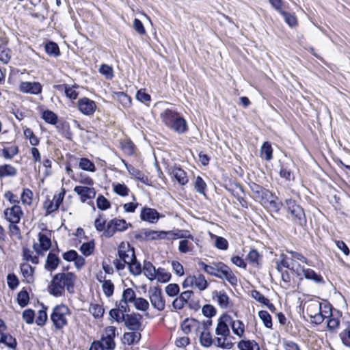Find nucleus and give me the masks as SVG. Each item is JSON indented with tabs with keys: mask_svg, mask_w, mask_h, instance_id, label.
Listing matches in <instances>:
<instances>
[{
	"mask_svg": "<svg viewBox=\"0 0 350 350\" xmlns=\"http://www.w3.org/2000/svg\"><path fill=\"white\" fill-rule=\"evenodd\" d=\"M262 258V256L258 253L256 250L252 249L250 251L247 255L246 259L253 265L254 266H258L260 261Z\"/></svg>",
	"mask_w": 350,
	"mask_h": 350,
	"instance_id": "obj_39",
	"label": "nucleus"
},
{
	"mask_svg": "<svg viewBox=\"0 0 350 350\" xmlns=\"http://www.w3.org/2000/svg\"><path fill=\"white\" fill-rule=\"evenodd\" d=\"M230 326L232 330V332L239 338L244 337L245 333V325L240 320H234L230 316Z\"/></svg>",
	"mask_w": 350,
	"mask_h": 350,
	"instance_id": "obj_26",
	"label": "nucleus"
},
{
	"mask_svg": "<svg viewBox=\"0 0 350 350\" xmlns=\"http://www.w3.org/2000/svg\"><path fill=\"white\" fill-rule=\"evenodd\" d=\"M258 317L263 322L265 326L267 328L272 327V319L269 312L266 310H260L258 312Z\"/></svg>",
	"mask_w": 350,
	"mask_h": 350,
	"instance_id": "obj_51",
	"label": "nucleus"
},
{
	"mask_svg": "<svg viewBox=\"0 0 350 350\" xmlns=\"http://www.w3.org/2000/svg\"><path fill=\"white\" fill-rule=\"evenodd\" d=\"M19 90L23 93L37 95L42 92V85L37 81H22L19 85Z\"/></svg>",
	"mask_w": 350,
	"mask_h": 350,
	"instance_id": "obj_12",
	"label": "nucleus"
},
{
	"mask_svg": "<svg viewBox=\"0 0 350 350\" xmlns=\"http://www.w3.org/2000/svg\"><path fill=\"white\" fill-rule=\"evenodd\" d=\"M38 241L39 244L34 243L33 247L38 255L42 256L51 247V233L49 232V234H46L39 232Z\"/></svg>",
	"mask_w": 350,
	"mask_h": 350,
	"instance_id": "obj_8",
	"label": "nucleus"
},
{
	"mask_svg": "<svg viewBox=\"0 0 350 350\" xmlns=\"http://www.w3.org/2000/svg\"><path fill=\"white\" fill-rule=\"evenodd\" d=\"M77 279L75 273L72 272L57 273L52 278L51 284L48 286L49 293L54 297H62L65 290L72 294L75 292V284Z\"/></svg>",
	"mask_w": 350,
	"mask_h": 350,
	"instance_id": "obj_1",
	"label": "nucleus"
},
{
	"mask_svg": "<svg viewBox=\"0 0 350 350\" xmlns=\"http://www.w3.org/2000/svg\"><path fill=\"white\" fill-rule=\"evenodd\" d=\"M157 270L155 267L150 261H144L142 271L144 275L150 280L156 279Z\"/></svg>",
	"mask_w": 350,
	"mask_h": 350,
	"instance_id": "obj_28",
	"label": "nucleus"
},
{
	"mask_svg": "<svg viewBox=\"0 0 350 350\" xmlns=\"http://www.w3.org/2000/svg\"><path fill=\"white\" fill-rule=\"evenodd\" d=\"M260 156L266 161H270L273 158V149L271 145L266 142L260 148Z\"/></svg>",
	"mask_w": 350,
	"mask_h": 350,
	"instance_id": "obj_34",
	"label": "nucleus"
},
{
	"mask_svg": "<svg viewBox=\"0 0 350 350\" xmlns=\"http://www.w3.org/2000/svg\"><path fill=\"white\" fill-rule=\"evenodd\" d=\"M212 268L213 269L211 271L213 273H209V275L220 279H226L232 285L237 284V278L228 266L221 262H213Z\"/></svg>",
	"mask_w": 350,
	"mask_h": 350,
	"instance_id": "obj_5",
	"label": "nucleus"
},
{
	"mask_svg": "<svg viewBox=\"0 0 350 350\" xmlns=\"http://www.w3.org/2000/svg\"><path fill=\"white\" fill-rule=\"evenodd\" d=\"M280 176L284 178L286 180L290 181L294 180V174L286 164H283L281 165Z\"/></svg>",
	"mask_w": 350,
	"mask_h": 350,
	"instance_id": "obj_47",
	"label": "nucleus"
},
{
	"mask_svg": "<svg viewBox=\"0 0 350 350\" xmlns=\"http://www.w3.org/2000/svg\"><path fill=\"white\" fill-rule=\"evenodd\" d=\"M102 284V288L105 295L107 297L112 296L114 291L113 283L110 280H108L107 281H104Z\"/></svg>",
	"mask_w": 350,
	"mask_h": 350,
	"instance_id": "obj_52",
	"label": "nucleus"
},
{
	"mask_svg": "<svg viewBox=\"0 0 350 350\" xmlns=\"http://www.w3.org/2000/svg\"><path fill=\"white\" fill-rule=\"evenodd\" d=\"M116 347L115 340L100 337V340H94L91 344L92 350H114Z\"/></svg>",
	"mask_w": 350,
	"mask_h": 350,
	"instance_id": "obj_14",
	"label": "nucleus"
},
{
	"mask_svg": "<svg viewBox=\"0 0 350 350\" xmlns=\"http://www.w3.org/2000/svg\"><path fill=\"white\" fill-rule=\"evenodd\" d=\"M129 173L135 179L139 180L141 183L147 184L148 178L144 173L139 170L135 168L133 165L128 164L124 161H122Z\"/></svg>",
	"mask_w": 350,
	"mask_h": 350,
	"instance_id": "obj_24",
	"label": "nucleus"
},
{
	"mask_svg": "<svg viewBox=\"0 0 350 350\" xmlns=\"http://www.w3.org/2000/svg\"><path fill=\"white\" fill-rule=\"evenodd\" d=\"M170 174L178 182V183H180L182 185H185L188 183V178L187 174L180 167H174L172 170Z\"/></svg>",
	"mask_w": 350,
	"mask_h": 350,
	"instance_id": "obj_27",
	"label": "nucleus"
},
{
	"mask_svg": "<svg viewBox=\"0 0 350 350\" xmlns=\"http://www.w3.org/2000/svg\"><path fill=\"white\" fill-rule=\"evenodd\" d=\"M232 338V337L230 335V336L216 338L215 343L216 346L219 347L230 349L233 347L234 345V343L231 340Z\"/></svg>",
	"mask_w": 350,
	"mask_h": 350,
	"instance_id": "obj_33",
	"label": "nucleus"
},
{
	"mask_svg": "<svg viewBox=\"0 0 350 350\" xmlns=\"http://www.w3.org/2000/svg\"><path fill=\"white\" fill-rule=\"evenodd\" d=\"M280 14L283 16L285 22L290 26L294 27L297 25V19L294 14L282 10Z\"/></svg>",
	"mask_w": 350,
	"mask_h": 350,
	"instance_id": "obj_56",
	"label": "nucleus"
},
{
	"mask_svg": "<svg viewBox=\"0 0 350 350\" xmlns=\"http://www.w3.org/2000/svg\"><path fill=\"white\" fill-rule=\"evenodd\" d=\"M212 295L213 299H216L217 304L221 308L227 309L232 306L228 295L224 291H215Z\"/></svg>",
	"mask_w": 350,
	"mask_h": 350,
	"instance_id": "obj_19",
	"label": "nucleus"
},
{
	"mask_svg": "<svg viewBox=\"0 0 350 350\" xmlns=\"http://www.w3.org/2000/svg\"><path fill=\"white\" fill-rule=\"evenodd\" d=\"M177 233H174L173 231H155L150 230V237L148 241L157 240V239H170L172 237L177 236Z\"/></svg>",
	"mask_w": 350,
	"mask_h": 350,
	"instance_id": "obj_25",
	"label": "nucleus"
},
{
	"mask_svg": "<svg viewBox=\"0 0 350 350\" xmlns=\"http://www.w3.org/2000/svg\"><path fill=\"white\" fill-rule=\"evenodd\" d=\"M4 215L8 221L11 224H18L20 222L23 213L18 205H13L11 208H8L4 211Z\"/></svg>",
	"mask_w": 350,
	"mask_h": 350,
	"instance_id": "obj_15",
	"label": "nucleus"
},
{
	"mask_svg": "<svg viewBox=\"0 0 350 350\" xmlns=\"http://www.w3.org/2000/svg\"><path fill=\"white\" fill-rule=\"evenodd\" d=\"M131 226V224H127L124 219L114 218L108 221L106 228L103 232V235L107 238L111 237L116 232H122Z\"/></svg>",
	"mask_w": 350,
	"mask_h": 350,
	"instance_id": "obj_6",
	"label": "nucleus"
},
{
	"mask_svg": "<svg viewBox=\"0 0 350 350\" xmlns=\"http://www.w3.org/2000/svg\"><path fill=\"white\" fill-rule=\"evenodd\" d=\"M59 90H64L66 97L70 99L75 100L78 96V92L75 90V87H69L66 84L59 85L56 86Z\"/></svg>",
	"mask_w": 350,
	"mask_h": 350,
	"instance_id": "obj_38",
	"label": "nucleus"
},
{
	"mask_svg": "<svg viewBox=\"0 0 350 350\" xmlns=\"http://www.w3.org/2000/svg\"><path fill=\"white\" fill-rule=\"evenodd\" d=\"M299 270L302 272L306 279L312 280L315 283L318 284L324 282L323 277L321 275L317 273L314 270L311 269H306L299 265V267L296 270V273L297 275H300Z\"/></svg>",
	"mask_w": 350,
	"mask_h": 350,
	"instance_id": "obj_17",
	"label": "nucleus"
},
{
	"mask_svg": "<svg viewBox=\"0 0 350 350\" xmlns=\"http://www.w3.org/2000/svg\"><path fill=\"white\" fill-rule=\"evenodd\" d=\"M200 343L202 346L209 347L213 344V338L208 331L203 330L200 337Z\"/></svg>",
	"mask_w": 350,
	"mask_h": 350,
	"instance_id": "obj_43",
	"label": "nucleus"
},
{
	"mask_svg": "<svg viewBox=\"0 0 350 350\" xmlns=\"http://www.w3.org/2000/svg\"><path fill=\"white\" fill-rule=\"evenodd\" d=\"M141 319L140 314L133 313L126 314L123 322L129 330L139 331L142 327Z\"/></svg>",
	"mask_w": 350,
	"mask_h": 350,
	"instance_id": "obj_13",
	"label": "nucleus"
},
{
	"mask_svg": "<svg viewBox=\"0 0 350 350\" xmlns=\"http://www.w3.org/2000/svg\"><path fill=\"white\" fill-rule=\"evenodd\" d=\"M60 262L61 260L57 254L54 253L53 251H51L47 255L44 268L46 270L52 272L58 267Z\"/></svg>",
	"mask_w": 350,
	"mask_h": 350,
	"instance_id": "obj_20",
	"label": "nucleus"
},
{
	"mask_svg": "<svg viewBox=\"0 0 350 350\" xmlns=\"http://www.w3.org/2000/svg\"><path fill=\"white\" fill-rule=\"evenodd\" d=\"M306 314L310 319V322L319 325L323 322L325 319L331 314L330 308L325 305L322 308V304L316 299H312L305 304Z\"/></svg>",
	"mask_w": 350,
	"mask_h": 350,
	"instance_id": "obj_2",
	"label": "nucleus"
},
{
	"mask_svg": "<svg viewBox=\"0 0 350 350\" xmlns=\"http://www.w3.org/2000/svg\"><path fill=\"white\" fill-rule=\"evenodd\" d=\"M161 118L163 123L178 134L185 133L188 130L187 121L175 111L166 109Z\"/></svg>",
	"mask_w": 350,
	"mask_h": 350,
	"instance_id": "obj_3",
	"label": "nucleus"
},
{
	"mask_svg": "<svg viewBox=\"0 0 350 350\" xmlns=\"http://www.w3.org/2000/svg\"><path fill=\"white\" fill-rule=\"evenodd\" d=\"M166 294L170 297H175L179 294L180 288L177 284L172 283L165 286Z\"/></svg>",
	"mask_w": 350,
	"mask_h": 350,
	"instance_id": "obj_54",
	"label": "nucleus"
},
{
	"mask_svg": "<svg viewBox=\"0 0 350 350\" xmlns=\"http://www.w3.org/2000/svg\"><path fill=\"white\" fill-rule=\"evenodd\" d=\"M197 323L198 322L195 319H187L183 322L181 325L182 330L185 334H189L191 332L192 330L196 327Z\"/></svg>",
	"mask_w": 350,
	"mask_h": 350,
	"instance_id": "obj_48",
	"label": "nucleus"
},
{
	"mask_svg": "<svg viewBox=\"0 0 350 350\" xmlns=\"http://www.w3.org/2000/svg\"><path fill=\"white\" fill-rule=\"evenodd\" d=\"M230 316L227 314L221 315L218 319V323L215 329L216 334L221 336L222 337L230 336Z\"/></svg>",
	"mask_w": 350,
	"mask_h": 350,
	"instance_id": "obj_10",
	"label": "nucleus"
},
{
	"mask_svg": "<svg viewBox=\"0 0 350 350\" xmlns=\"http://www.w3.org/2000/svg\"><path fill=\"white\" fill-rule=\"evenodd\" d=\"M269 195H271V193L268 189L263 187L258 190L257 193L254 194V198L262 202H265Z\"/></svg>",
	"mask_w": 350,
	"mask_h": 350,
	"instance_id": "obj_62",
	"label": "nucleus"
},
{
	"mask_svg": "<svg viewBox=\"0 0 350 350\" xmlns=\"http://www.w3.org/2000/svg\"><path fill=\"white\" fill-rule=\"evenodd\" d=\"M130 273L133 275H139L142 273V267L141 263L137 260L136 256L133 258L131 262L126 263Z\"/></svg>",
	"mask_w": 350,
	"mask_h": 350,
	"instance_id": "obj_31",
	"label": "nucleus"
},
{
	"mask_svg": "<svg viewBox=\"0 0 350 350\" xmlns=\"http://www.w3.org/2000/svg\"><path fill=\"white\" fill-rule=\"evenodd\" d=\"M194 187L197 192L205 195L206 184L200 176H197L196 178Z\"/></svg>",
	"mask_w": 350,
	"mask_h": 350,
	"instance_id": "obj_60",
	"label": "nucleus"
},
{
	"mask_svg": "<svg viewBox=\"0 0 350 350\" xmlns=\"http://www.w3.org/2000/svg\"><path fill=\"white\" fill-rule=\"evenodd\" d=\"M89 312L95 319L102 318L105 312L103 306L98 304H91L89 308Z\"/></svg>",
	"mask_w": 350,
	"mask_h": 350,
	"instance_id": "obj_41",
	"label": "nucleus"
},
{
	"mask_svg": "<svg viewBox=\"0 0 350 350\" xmlns=\"http://www.w3.org/2000/svg\"><path fill=\"white\" fill-rule=\"evenodd\" d=\"M70 314L69 308L64 304L53 308L50 319L56 329H61L68 324L67 317Z\"/></svg>",
	"mask_w": 350,
	"mask_h": 350,
	"instance_id": "obj_4",
	"label": "nucleus"
},
{
	"mask_svg": "<svg viewBox=\"0 0 350 350\" xmlns=\"http://www.w3.org/2000/svg\"><path fill=\"white\" fill-rule=\"evenodd\" d=\"M269 195H271V193L268 189L263 187L258 190L257 193L254 194V198L262 202H265Z\"/></svg>",
	"mask_w": 350,
	"mask_h": 350,
	"instance_id": "obj_63",
	"label": "nucleus"
},
{
	"mask_svg": "<svg viewBox=\"0 0 350 350\" xmlns=\"http://www.w3.org/2000/svg\"><path fill=\"white\" fill-rule=\"evenodd\" d=\"M141 338V334L137 331H133L131 332H126L123 335L124 342L129 345L138 342Z\"/></svg>",
	"mask_w": 350,
	"mask_h": 350,
	"instance_id": "obj_32",
	"label": "nucleus"
},
{
	"mask_svg": "<svg viewBox=\"0 0 350 350\" xmlns=\"http://www.w3.org/2000/svg\"><path fill=\"white\" fill-rule=\"evenodd\" d=\"M118 254L120 259L129 263L135 258V250L129 243L121 242L118 248Z\"/></svg>",
	"mask_w": 350,
	"mask_h": 350,
	"instance_id": "obj_9",
	"label": "nucleus"
},
{
	"mask_svg": "<svg viewBox=\"0 0 350 350\" xmlns=\"http://www.w3.org/2000/svg\"><path fill=\"white\" fill-rule=\"evenodd\" d=\"M192 278L193 286L196 287L200 291H204L208 287V283L204 275L199 273L196 275H192Z\"/></svg>",
	"mask_w": 350,
	"mask_h": 350,
	"instance_id": "obj_30",
	"label": "nucleus"
},
{
	"mask_svg": "<svg viewBox=\"0 0 350 350\" xmlns=\"http://www.w3.org/2000/svg\"><path fill=\"white\" fill-rule=\"evenodd\" d=\"M17 301L21 307H25L29 304V295L27 290L23 288L18 293Z\"/></svg>",
	"mask_w": 350,
	"mask_h": 350,
	"instance_id": "obj_46",
	"label": "nucleus"
},
{
	"mask_svg": "<svg viewBox=\"0 0 350 350\" xmlns=\"http://www.w3.org/2000/svg\"><path fill=\"white\" fill-rule=\"evenodd\" d=\"M46 53L53 57H58L60 55V51L57 44L54 42H49L44 46Z\"/></svg>",
	"mask_w": 350,
	"mask_h": 350,
	"instance_id": "obj_40",
	"label": "nucleus"
},
{
	"mask_svg": "<svg viewBox=\"0 0 350 350\" xmlns=\"http://www.w3.org/2000/svg\"><path fill=\"white\" fill-rule=\"evenodd\" d=\"M239 350H259L258 344L255 340H241L237 343Z\"/></svg>",
	"mask_w": 350,
	"mask_h": 350,
	"instance_id": "obj_29",
	"label": "nucleus"
},
{
	"mask_svg": "<svg viewBox=\"0 0 350 350\" xmlns=\"http://www.w3.org/2000/svg\"><path fill=\"white\" fill-rule=\"evenodd\" d=\"M149 299L152 306L159 311L165 309V302L162 295V291L159 287L150 288L148 291Z\"/></svg>",
	"mask_w": 350,
	"mask_h": 350,
	"instance_id": "obj_7",
	"label": "nucleus"
},
{
	"mask_svg": "<svg viewBox=\"0 0 350 350\" xmlns=\"http://www.w3.org/2000/svg\"><path fill=\"white\" fill-rule=\"evenodd\" d=\"M342 344L350 348V326L342 331L339 334Z\"/></svg>",
	"mask_w": 350,
	"mask_h": 350,
	"instance_id": "obj_58",
	"label": "nucleus"
},
{
	"mask_svg": "<svg viewBox=\"0 0 350 350\" xmlns=\"http://www.w3.org/2000/svg\"><path fill=\"white\" fill-rule=\"evenodd\" d=\"M7 284L11 290H14L19 285V280L14 273H9L7 275Z\"/></svg>",
	"mask_w": 350,
	"mask_h": 350,
	"instance_id": "obj_59",
	"label": "nucleus"
},
{
	"mask_svg": "<svg viewBox=\"0 0 350 350\" xmlns=\"http://www.w3.org/2000/svg\"><path fill=\"white\" fill-rule=\"evenodd\" d=\"M99 72L107 79H111L114 76L112 67L107 64H102L99 68Z\"/></svg>",
	"mask_w": 350,
	"mask_h": 350,
	"instance_id": "obj_55",
	"label": "nucleus"
},
{
	"mask_svg": "<svg viewBox=\"0 0 350 350\" xmlns=\"http://www.w3.org/2000/svg\"><path fill=\"white\" fill-rule=\"evenodd\" d=\"M74 191L80 196L82 202L93 199L96 196V191L93 187L76 186L74 188Z\"/></svg>",
	"mask_w": 350,
	"mask_h": 350,
	"instance_id": "obj_16",
	"label": "nucleus"
},
{
	"mask_svg": "<svg viewBox=\"0 0 350 350\" xmlns=\"http://www.w3.org/2000/svg\"><path fill=\"white\" fill-rule=\"evenodd\" d=\"M20 269L21 274L24 278V280L28 283H33L34 281V271L35 268L27 262L21 263L20 265Z\"/></svg>",
	"mask_w": 350,
	"mask_h": 350,
	"instance_id": "obj_23",
	"label": "nucleus"
},
{
	"mask_svg": "<svg viewBox=\"0 0 350 350\" xmlns=\"http://www.w3.org/2000/svg\"><path fill=\"white\" fill-rule=\"evenodd\" d=\"M42 118L46 122L50 124L55 125L57 124L58 117L53 111L51 110H44L42 113Z\"/></svg>",
	"mask_w": 350,
	"mask_h": 350,
	"instance_id": "obj_36",
	"label": "nucleus"
},
{
	"mask_svg": "<svg viewBox=\"0 0 350 350\" xmlns=\"http://www.w3.org/2000/svg\"><path fill=\"white\" fill-rule=\"evenodd\" d=\"M18 152L19 149L17 146L4 148L2 150L3 156L6 159H12L15 155L18 154Z\"/></svg>",
	"mask_w": 350,
	"mask_h": 350,
	"instance_id": "obj_44",
	"label": "nucleus"
},
{
	"mask_svg": "<svg viewBox=\"0 0 350 350\" xmlns=\"http://www.w3.org/2000/svg\"><path fill=\"white\" fill-rule=\"evenodd\" d=\"M179 238H187V239H184L180 241L178 250L181 253H188L191 252L193 250L194 246L192 242L189 241L188 239L191 240L192 241H195L196 243L198 241V239H195L191 234H189L188 236H179L178 234L176 236Z\"/></svg>",
	"mask_w": 350,
	"mask_h": 350,
	"instance_id": "obj_18",
	"label": "nucleus"
},
{
	"mask_svg": "<svg viewBox=\"0 0 350 350\" xmlns=\"http://www.w3.org/2000/svg\"><path fill=\"white\" fill-rule=\"evenodd\" d=\"M77 105L80 112L85 116L93 115L96 109V103L87 97L80 98Z\"/></svg>",
	"mask_w": 350,
	"mask_h": 350,
	"instance_id": "obj_11",
	"label": "nucleus"
},
{
	"mask_svg": "<svg viewBox=\"0 0 350 350\" xmlns=\"http://www.w3.org/2000/svg\"><path fill=\"white\" fill-rule=\"evenodd\" d=\"M135 308L141 311H146L149 308L148 301L142 297L136 298L133 302Z\"/></svg>",
	"mask_w": 350,
	"mask_h": 350,
	"instance_id": "obj_50",
	"label": "nucleus"
},
{
	"mask_svg": "<svg viewBox=\"0 0 350 350\" xmlns=\"http://www.w3.org/2000/svg\"><path fill=\"white\" fill-rule=\"evenodd\" d=\"M16 169L11 165H0V177L13 176L16 174Z\"/></svg>",
	"mask_w": 350,
	"mask_h": 350,
	"instance_id": "obj_42",
	"label": "nucleus"
},
{
	"mask_svg": "<svg viewBox=\"0 0 350 350\" xmlns=\"http://www.w3.org/2000/svg\"><path fill=\"white\" fill-rule=\"evenodd\" d=\"M136 298L134 290L131 288H127L123 291L121 300L122 302L133 304Z\"/></svg>",
	"mask_w": 350,
	"mask_h": 350,
	"instance_id": "obj_37",
	"label": "nucleus"
},
{
	"mask_svg": "<svg viewBox=\"0 0 350 350\" xmlns=\"http://www.w3.org/2000/svg\"><path fill=\"white\" fill-rule=\"evenodd\" d=\"M94 248L93 242H86L81 245L80 251L84 256H89L93 252Z\"/></svg>",
	"mask_w": 350,
	"mask_h": 350,
	"instance_id": "obj_64",
	"label": "nucleus"
},
{
	"mask_svg": "<svg viewBox=\"0 0 350 350\" xmlns=\"http://www.w3.org/2000/svg\"><path fill=\"white\" fill-rule=\"evenodd\" d=\"M326 318H328L327 322L328 330L331 332H336L340 325V319L334 317L332 312Z\"/></svg>",
	"mask_w": 350,
	"mask_h": 350,
	"instance_id": "obj_35",
	"label": "nucleus"
},
{
	"mask_svg": "<svg viewBox=\"0 0 350 350\" xmlns=\"http://www.w3.org/2000/svg\"><path fill=\"white\" fill-rule=\"evenodd\" d=\"M117 335V328L114 326H107L103 329L102 337L114 340Z\"/></svg>",
	"mask_w": 350,
	"mask_h": 350,
	"instance_id": "obj_53",
	"label": "nucleus"
},
{
	"mask_svg": "<svg viewBox=\"0 0 350 350\" xmlns=\"http://www.w3.org/2000/svg\"><path fill=\"white\" fill-rule=\"evenodd\" d=\"M141 219L150 223H156L160 217L157 210L152 208H144L141 212Z\"/></svg>",
	"mask_w": 350,
	"mask_h": 350,
	"instance_id": "obj_21",
	"label": "nucleus"
},
{
	"mask_svg": "<svg viewBox=\"0 0 350 350\" xmlns=\"http://www.w3.org/2000/svg\"><path fill=\"white\" fill-rule=\"evenodd\" d=\"M170 273L167 272L165 269L161 267L157 269L156 279L158 282H167L170 280Z\"/></svg>",
	"mask_w": 350,
	"mask_h": 350,
	"instance_id": "obj_49",
	"label": "nucleus"
},
{
	"mask_svg": "<svg viewBox=\"0 0 350 350\" xmlns=\"http://www.w3.org/2000/svg\"><path fill=\"white\" fill-rule=\"evenodd\" d=\"M295 224L304 226L306 224V217L304 209L301 206L295 207L289 212Z\"/></svg>",
	"mask_w": 350,
	"mask_h": 350,
	"instance_id": "obj_22",
	"label": "nucleus"
},
{
	"mask_svg": "<svg viewBox=\"0 0 350 350\" xmlns=\"http://www.w3.org/2000/svg\"><path fill=\"white\" fill-rule=\"evenodd\" d=\"M79 167L81 169L94 172L96 171V167L93 162L87 158H81L79 161Z\"/></svg>",
	"mask_w": 350,
	"mask_h": 350,
	"instance_id": "obj_45",
	"label": "nucleus"
},
{
	"mask_svg": "<svg viewBox=\"0 0 350 350\" xmlns=\"http://www.w3.org/2000/svg\"><path fill=\"white\" fill-rule=\"evenodd\" d=\"M3 340L1 343L5 345L10 348L14 349L17 345L16 340L10 334H3Z\"/></svg>",
	"mask_w": 350,
	"mask_h": 350,
	"instance_id": "obj_57",
	"label": "nucleus"
},
{
	"mask_svg": "<svg viewBox=\"0 0 350 350\" xmlns=\"http://www.w3.org/2000/svg\"><path fill=\"white\" fill-rule=\"evenodd\" d=\"M97 207L103 211L107 210L111 206L109 201L103 195H99L96 200Z\"/></svg>",
	"mask_w": 350,
	"mask_h": 350,
	"instance_id": "obj_61",
	"label": "nucleus"
}]
</instances>
